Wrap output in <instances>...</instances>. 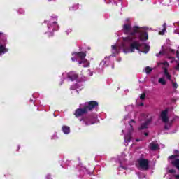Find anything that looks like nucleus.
<instances>
[{"label": "nucleus", "mask_w": 179, "mask_h": 179, "mask_svg": "<svg viewBox=\"0 0 179 179\" xmlns=\"http://www.w3.org/2000/svg\"><path fill=\"white\" fill-rule=\"evenodd\" d=\"M122 33L125 34L120 41H117L116 45H112V54L115 57L123 50L124 54L135 52V50L148 54L150 50L149 45L144 43L148 40V32L143 27L133 26L131 24V19L127 18L122 25Z\"/></svg>", "instance_id": "1"}, {"label": "nucleus", "mask_w": 179, "mask_h": 179, "mask_svg": "<svg viewBox=\"0 0 179 179\" xmlns=\"http://www.w3.org/2000/svg\"><path fill=\"white\" fill-rule=\"evenodd\" d=\"M99 106V103L97 101H92L90 102H86L83 104L80 105V108L76 110L74 115L76 117H80L84 114L87 113V111H91V110H94V108H97Z\"/></svg>", "instance_id": "2"}, {"label": "nucleus", "mask_w": 179, "mask_h": 179, "mask_svg": "<svg viewBox=\"0 0 179 179\" xmlns=\"http://www.w3.org/2000/svg\"><path fill=\"white\" fill-rule=\"evenodd\" d=\"M135 120H131L129 122L127 129L122 131V134H124V139L126 146L128 145L129 142H131L132 137L135 135V129H134V127H135Z\"/></svg>", "instance_id": "3"}, {"label": "nucleus", "mask_w": 179, "mask_h": 179, "mask_svg": "<svg viewBox=\"0 0 179 179\" xmlns=\"http://www.w3.org/2000/svg\"><path fill=\"white\" fill-rule=\"evenodd\" d=\"M72 55L73 57H71V61H78L80 65H81V64H85V65H84V68H86V66H89V65H90L89 61L86 59V52H74L72 54Z\"/></svg>", "instance_id": "4"}, {"label": "nucleus", "mask_w": 179, "mask_h": 179, "mask_svg": "<svg viewBox=\"0 0 179 179\" xmlns=\"http://www.w3.org/2000/svg\"><path fill=\"white\" fill-rule=\"evenodd\" d=\"M157 66L162 68L164 71V76H165L168 80H171V83L172 84L173 89H177V87H178V85L171 80V75H170L169 70H167V68H169V63L167 62H159L157 63Z\"/></svg>", "instance_id": "5"}, {"label": "nucleus", "mask_w": 179, "mask_h": 179, "mask_svg": "<svg viewBox=\"0 0 179 179\" xmlns=\"http://www.w3.org/2000/svg\"><path fill=\"white\" fill-rule=\"evenodd\" d=\"M80 122H83L85 125H93L96 122H99L97 115H85L79 119Z\"/></svg>", "instance_id": "6"}, {"label": "nucleus", "mask_w": 179, "mask_h": 179, "mask_svg": "<svg viewBox=\"0 0 179 179\" xmlns=\"http://www.w3.org/2000/svg\"><path fill=\"white\" fill-rule=\"evenodd\" d=\"M59 26L57 24V22L54 20V19H50L48 24V32L47 34H48L49 37H51V36L53 35L54 30H59Z\"/></svg>", "instance_id": "7"}, {"label": "nucleus", "mask_w": 179, "mask_h": 179, "mask_svg": "<svg viewBox=\"0 0 179 179\" xmlns=\"http://www.w3.org/2000/svg\"><path fill=\"white\" fill-rule=\"evenodd\" d=\"M167 114H169V111L167 110H163L161 113V119L162 120V122L165 124L164 129L169 131V129L171 128V122H169V116H167Z\"/></svg>", "instance_id": "8"}, {"label": "nucleus", "mask_w": 179, "mask_h": 179, "mask_svg": "<svg viewBox=\"0 0 179 179\" xmlns=\"http://www.w3.org/2000/svg\"><path fill=\"white\" fill-rule=\"evenodd\" d=\"M148 117L149 116L148 115V114H145V113L141 114V120H146L144 123L141 124L140 127H138V131H141L142 129H146V128L149 127V124L152 122V120H153V118L152 117Z\"/></svg>", "instance_id": "9"}, {"label": "nucleus", "mask_w": 179, "mask_h": 179, "mask_svg": "<svg viewBox=\"0 0 179 179\" xmlns=\"http://www.w3.org/2000/svg\"><path fill=\"white\" fill-rule=\"evenodd\" d=\"M63 79H68V80H71L73 82L78 79V74L74 71H71L69 73L64 72L62 73Z\"/></svg>", "instance_id": "10"}, {"label": "nucleus", "mask_w": 179, "mask_h": 179, "mask_svg": "<svg viewBox=\"0 0 179 179\" xmlns=\"http://www.w3.org/2000/svg\"><path fill=\"white\" fill-rule=\"evenodd\" d=\"M138 168L141 170H148L149 169V160L145 159H139L138 160Z\"/></svg>", "instance_id": "11"}, {"label": "nucleus", "mask_w": 179, "mask_h": 179, "mask_svg": "<svg viewBox=\"0 0 179 179\" xmlns=\"http://www.w3.org/2000/svg\"><path fill=\"white\" fill-rule=\"evenodd\" d=\"M109 62L110 57H106L102 62H101L98 68V72H101L106 66H108Z\"/></svg>", "instance_id": "12"}, {"label": "nucleus", "mask_w": 179, "mask_h": 179, "mask_svg": "<svg viewBox=\"0 0 179 179\" xmlns=\"http://www.w3.org/2000/svg\"><path fill=\"white\" fill-rule=\"evenodd\" d=\"M178 155H171L169 157V160L171 161V163L175 166L176 169L179 170V159H178Z\"/></svg>", "instance_id": "13"}, {"label": "nucleus", "mask_w": 179, "mask_h": 179, "mask_svg": "<svg viewBox=\"0 0 179 179\" xmlns=\"http://www.w3.org/2000/svg\"><path fill=\"white\" fill-rule=\"evenodd\" d=\"M8 51V48H6V39L0 42V57L1 55H3Z\"/></svg>", "instance_id": "14"}, {"label": "nucleus", "mask_w": 179, "mask_h": 179, "mask_svg": "<svg viewBox=\"0 0 179 179\" xmlns=\"http://www.w3.org/2000/svg\"><path fill=\"white\" fill-rule=\"evenodd\" d=\"M82 89H83V87H82V85L80 83L75 84L74 85H72L71 87V90H76V93H79V90H82Z\"/></svg>", "instance_id": "15"}, {"label": "nucleus", "mask_w": 179, "mask_h": 179, "mask_svg": "<svg viewBox=\"0 0 179 179\" xmlns=\"http://www.w3.org/2000/svg\"><path fill=\"white\" fill-rule=\"evenodd\" d=\"M149 148L151 150H157L159 149V143H157V141L151 143L149 145Z\"/></svg>", "instance_id": "16"}, {"label": "nucleus", "mask_w": 179, "mask_h": 179, "mask_svg": "<svg viewBox=\"0 0 179 179\" xmlns=\"http://www.w3.org/2000/svg\"><path fill=\"white\" fill-rule=\"evenodd\" d=\"M62 131L64 135H69L71 134V127L69 126H62Z\"/></svg>", "instance_id": "17"}, {"label": "nucleus", "mask_w": 179, "mask_h": 179, "mask_svg": "<svg viewBox=\"0 0 179 179\" xmlns=\"http://www.w3.org/2000/svg\"><path fill=\"white\" fill-rule=\"evenodd\" d=\"M158 83L162 86H165V85H167V80H165V78L163 77L159 78Z\"/></svg>", "instance_id": "18"}, {"label": "nucleus", "mask_w": 179, "mask_h": 179, "mask_svg": "<svg viewBox=\"0 0 179 179\" xmlns=\"http://www.w3.org/2000/svg\"><path fill=\"white\" fill-rule=\"evenodd\" d=\"M164 28L162 29V31H159V34H160L161 36H163L164 34V33H166V24H164Z\"/></svg>", "instance_id": "19"}, {"label": "nucleus", "mask_w": 179, "mask_h": 179, "mask_svg": "<svg viewBox=\"0 0 179 179\" xmlns=\"http://www.w3.org/2000/svg\"><path fill=\"white\" fill-rule=\"evenodd\" d=\"M145 73L148 74V73H150V72H152V71H153V69L148 66L145 69Z\"/></svg>", "instance_id": "20"}, {"label": "nucleus", "mask_w": 179, "mask_h": 179, "mask_svg": "<svg viewBox=\"0 0 179 179\" xmlns=\"http://www.w3.org/2000/svg\"><path fill=\"white\" fill-rule=\"evenodd\" d=\"M166 52L164 50L160 51L158 54L156 55V57H162V55H164Z\"/></svg>", "instance_id": "21"}, {"label": "nucleus", "mask_w": 179, "mask_h": 179, "mask_svg": "<svg viewBox=\"0 0 179 179\" xmlns=\"http://www.w3.org/2000/svg\"><path fill=\"white\" fill-rule=\"evenodd\" d=\"M76 9H78V5L69 8V10H76Z\"/></svg>", "instance_id": "22"}, {"label": "nucleus", "mask_w": 179, "mask_h": 179, "mask_svg": "<svg viewBox=\"0 0 179 179\" xmlns=\"http://www.w3.org/2000/svg\"><path fill=\"white\" fill-rule=\"evenodd\" d=\"M138 178H140V179L145 178V174H143V173H138Z\"/></svg>", "instance_id": "23"}, {"label": "nucleus", "mask_w": 179, "mask_h": 179, "mask_svg": "<svg viewBox=\"0 0 179 179\" xmlns=\"http://www.w3.org/2000/svg\"><path fill=\"white\" fill-rule=\"evenodd\" d=\"M145 97H146V94H142L140 96L141 100H144V99H145Z\"/></svg>", "instance_id": "24"}, {"label": "nucleus", "mask_w": 179, "mask_h": 179, "mask_svg": "<svg viewBox=\"0 0 179 179\" xmlns=\"http://www.w3.org/2000/svg\"><path fill=\"white\" fill-rule=\"evenodd\" d=\"M66 33L68 36V34H69L70 33H72V29H68L67 30H66Z\"/></svg>", "instance_id": "25"}, {"label": "nucleus", "mask_w": 179, "mask_h": 179, "mask_svg": "<svg viewBox=\"0 0 179 179\" xmlns=\"http://www.w3.org/2000/svg\"><path fill=\"white\" fill-rule=\"evenodd\" d=\"M87 73H88L89 76H93V72L90 71V70L87 71Z\"/></svg>", "instance_id": "26"}, {"label": "nucleus", "mask_w": 179, "mask_h": 179, "mask_svg": "<svg viewBox=\"0 0 179 179\" xmlns=\"http://www.w3.org/2000/svg\"><path fill=\"white\" fill-rule=\"evenodd\" d=\"M80 171H83V173H85V171H87V170H86V168L82 167L80 169Z\"/></svg>", "instance_id": "27"}, {"label": "nucleus", "mask_w": 179, "mask_h": 179, "mask_svg": "<svg viewBox=\"0 0 179 179\" xmlns=\"http://www.w3.org/2000/svg\"><path fill=\"white\" fill-rule=\"evenodd\" d=\"M175 69H176V71H179V63H178L177 66H175Z\"/></svg>", "instance_id": "28"}, {"label": "nucleus", "mask_w": 179, "mask_h": 179, "mask_svg": "<svg viewBox=\"0 0 179 179\" xmlns=\"http://www.w3.org/2000/svg\"><path fill=\"white\" fill-rule=\"evenodd\" d=\"M169 173H176V171L174 169H170Z\"/></svg>", "instance_id": "29"}, {"label": "nucleus", "mask_w": 179, "mask_h": 179, "mask_svg": "<svg viewBox=\"0 0 179 179\" xmlns=\"http://www.w3.org/2000/svg\"><path fill=\"white\" fill-rule=\"evenodd\" d=\"M127 118H129V117L128 115H126L123 120V122L124 121H125Z\"/></svg>", "instance_id": "30"}, {"label": "nucleus", "mask_w": 179, "mask_h": 179, "mask_svg": "<svg viewBox=\"0 0 179 179\" xmlns=\"http://www.w3.org/2000/svg\"><path fill=\"white\" fill-rule=\"evenodd\" d=\"M46 179H52V178H51V176L47 175Z\"/></svg>", "instance_id": "31"}, {"label": "nucleus", "mask_w": 179, "mask_h": 179, "mask_svg": "<svg viewBox=\"0 0 179 179\" xmlns=\"http://www.w3.org/2000/svg\"><path fill=\"white\" fill-rule=\"evenodd\" d=\"M129 108H132V106H127V107L126 108V110H129Z\"/></svg>", "instance_id": "32"}, {"label": "nucleus", "mask_w": 179, "mask_h": 179, "mask_svg": "<svg viewBox=\"0 0 179 179\" xmlns=\"http://www.w3.org/2000/svg\"><path fill=\"white\" fill-rule=\"evenodd\" d=\"M171 62H174V57L171 58Z\"/></svg>", "instance_id": "33"}, {"label": "nucleus", "mask_w": 179, "mask_h": 179, "mask_svg": "<svg viewBox=\"0 0 179 179\" xmlns=\"http://www.w3.org/2000/svg\"><path fill=\"white\" fill-rule=\"evenodd\" d=\"M174 153H175V155H177V153H178V150H174Z\"/></svg>", "instance_id": "34"}, {"label": "nucleus", "mask_w": 179, "mask_h": 179, "mask_svg": "<svg viewBox=\"0 0 179 179\" xmlns=\"http://www.w3.org/2000/svg\"><path fill=\"white\" fill-rule=\"evenodd\" d=\"M144 135H145V136H148V135H149V133L145 132V133H144Z\"/></svg>", "instance_id": "35"}, {"label": "nucleus", "mask_w": 179, "mask_h": 179, "mask_svg": "<svg viewBox=\"0 0 179 179\" xmlns=\"http://www.w3.org/2000/svg\"><path fill=\"white\" fill-rule=\"evenodd\" d=\"M175 177L176 178L179 179V175H176Z\"/></svg>", "instance_id": "36"}, {"label": "nucleus", "mask_w": 179, "mask_h": 179, "mask_svg": "<svg viewBox=\"0 0 179 179\" xmlns=\"http://www.w3.org/2000/svg\"><path fill=\"white\" fill-rule=\"evenodd\" d=\"M138 106H143V103H141L140 104H138Z\"/></svg>", "instance_id": "37"}, {"label": "nucleus", "mask_w": 179, "mask_h": 179, "mask_svg": "<svg viewBox=\"0 0 179 179\" xmlns=\"http://www.w3.org/2000/svg\"><path fill=\"white\" fill-rule=\"evenodd\" d=\"M112 69H114V65H112Z\"/></svg>", "instance_id": "38"}, {"label": "nucleus", "mask_w": 179, "mask_h": 179, "mask_svg": "<svg viewBox=\"0 0 179 179\" xmlns=\"http://www.w3.org/2000/svg\"><path fill=\"white\" fill-rule=\"evenodd\" d=\"M136 142H139V140L136 139Z\"/></svg>", "instance_id": "39"}, {"label": "nucleus", "mask_w": 179, "mask_h": 179, "mask_svg": "<svg viewBox=\"0 0 179 179\" xmlns=\"http://www.w3.org/2000/svg\"><path fill=\"white\" fill-rule=\"evenodd\" d=\"M176 118H177V120H179V117H176Z\"/></svg>", "instance_id": "40"}, {"label": "nucleus", "mask_w": 179, "mask_h": 179, "mask_svg": "<svg viewBox=\"0 0 179 179\" xmlns=\"http://www.w3.org/2000/svg\"><path fill=\"white\" fill-rule=\"evenodd\" d=\"M66 163H69V161H66Z\"/></svg>", "instance_id": "41"}, {"label": "nucleus", "mask_w": 179, "mask_h": 179, "mask_svg": "<svg viewBox=\"0 0 179 179\" xmlns=\"http://www.w3.org/2000/svg\"><path fill=\"white\" fill-rule=\"evenodd\" d=\"M119 61H121V58L119 59Z\"/></svg>", "instance_id": "42"}, {"label": "nucleus", "mask_w": 179, "mask_h": 179, "mask_svg": "<svg viewBox=\"0 0 179 179\" xmlns=\"http://www.w3.org/2000/svg\"><path fill=\"white\" fill-rule=\"evenodd\" d=\"M174 50H171V52H173Z\"/></svg>", "instance_id": "43"}, {"label": "nucleus", "mask_w": 179, "mask_h": 179, "mask_svg": "<svg viewBox=\"0 0 179 179\" xmlns=\"http://www.w3.org/2000/svg\"><path fill=\"white\" fill-rule=\"evenodd\" d=\"M162 50H163V46L162 47Z\"/></svg>", "instance_id": "44"}, {"label": "nucleus", "mask_w": 179, "mask_h": 179, "mask_svg": "<svg viewBox=\"0 0 179 179\" xmlns=\"http://www.w3.org/2000/svg\"><path fill=\"white\" fill-rule=\"evenodd\" d=\"M140 1H143V0H140Z\"/></svg>", "instance_id": "45"}]
</instances>
